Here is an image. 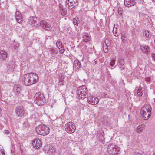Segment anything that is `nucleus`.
I'll use <instances>...</instances> for the list:
<instances>
[{
  "mask_svg": "<svg viewBox=\"0 0 155 155\" xmlns=\"http://www.w3.org/2000/svg\"><path fill=\"white\" fill-rule=\"evenodd\" d=\"M151 107L148 104H145L141 108L140 113L144 120H147L151 114Z\"/></svg>",
  "mask_w": 155,
  "mask_h": 155,
  "instance_id": "obj_1",
  "label": "nucleus"
},
{
  "mask_svg": "<svg viewBox=\"0 0 155 155\" xmlns=\"http://www.w3.org/2000/svg\"><path fill=\"white\" fill-rule=\"evenodd\" d=\"M76 93L79 98L84 99L88 97V92L85 85H82L78 87Z\"/></svg>",
  "mask_w": 155,
  "mask_h": 155,
  "instance_id": "obj_2",
  "label": "nucleus"
},
{
  "mask_svg": "<svg viewBox=\"0 0 155 155\" xmlns=\"http://www.w3.org/2000/svg\"><path fill=\"white\" fill-rule=\"evenodd\" d=\"M35 102L38 105L41 106L45 103V99L43 93L40 92L36 93L34 97Z\"/></svg>",
  "mask_w": 155,
  "mask_h": 155,
  "instance_id": "obj_3",
  "label": "nucleus"
},
{
  "mask_svg": "<svg viewBox=\"0 0 155 155\" xmlns=\"http://www.w3.org/2000/svg\"><path fill=\"white\" fill-rule=\"evenodd\" d=\"M48 127L44 125L38 126L36 128V132L39 135H46L49 133Z\"/></svg>",
  "mask_w": 155,
  "mask_h": 155,
  "instance_id": "obj_4",
  "label": "nucleus"
},
{
  "mask_svg": "<svg viewBox=\"0 0 155 155\" xmlns=\"http://www.w3.org/2000/svg\"><path fill=\"white\" fill-rule=\"evenodd\" d=\"M29 24L32 27H39L41 26V21L39 20L37 18L30 17L28 19Z\"/></svg>",
  "mask_w": 155,
  "mask_h": 155,
  "instance_id": "obj_5",
  "label": "nucleus"
},
{
  "mask_svg": "<svg viewBox=\"0 0 155 155\" xmlns=\"http://www.w3.org/2000/svg\"><path fill=\"white\" fill-rule=\"evenodd\" d=\"M65 128L66 132L69 133H74L76 129L75 124L72 122L67 123L65 125Z\"/></svg>",
  "mask_w": 155,
  "mask_h": 155,
  "instance_id": "obj_6",
  "label": "nucleus"
},
{
  "mask_svg": "<svg viewBox=\"0 0 155 155\" xmlns=\"http://www.w3.org/2000/svg\"><path fill=\"white\" fill-rule=\"evenodd\" d=\"M117 145L113 144H110L107 148V151L110 155H117L118 154V150Z\"/></svg>",
  "mask_w": 155,
  "mask_h": 155,
  "instance_id": "obj_7",
  "label": "nucleus"
},
{
  "mask_svg": "<svg viewBox=\"0 0 155 155\" xmlns=\"http://www.w3.org/2000/svg\"><path fill=\"white\" fill-rule=\"evenodd\" d=\"M78 0H66V6L69 9L73 10L78 5Z\"/></svg>",
  "mask_w": 155,
  "mask_h": 155,
  "instance_id": "obj_8",
  "label": "nucleus"
},
{
  "mask_svg": "<svg viewBox=\"0 0 155 155\" xmlns=\"http://www.w3.org/2000/svg\"><path fill=\"white\" fill-rule=\"evenodd\" d=\"M16 114L19 117H22L26 114V110L21 106H18L15 109Z\"/></svg>",
  "mask_w": 155,
  "mask_h": 155,
  "instance_id": "obj_9",
  "label": "nucleus"
},
{
  "mask_svg": "<svg viewBox=\"0 0 155 155\" xmlns=\"http://www.w3.org/2000/svg\"><path fill=\"white\" fill-rule=\"evenodd\" d=\"M30 79V83L31 85L36 83L38 79V74L34 73H28Z\"/></svg>",
  "mask_w": 155,
  "mask_h": 155,
  "instance_id": "obj_10",
  "label": "nucleus"
},
{
  "mask_svg": "<svg viewBox=\"0 0 155 155\" xmlns=\"http://www.w3.org/2000/svg\"><path fill=\"white\" fill-rule=\"evenodd\" d=\"M44 151L48 154L53 155L55 154L56 150L52 145L47 146L45 147Z\"/></svg>",
  "mask_w": 155,
  "mask_h": 155,
  "instance_id": "obj_11",
  "label": "nucleus"
},
{
  "mask_svg": "<svg viewBox=\"0 0 155 155\" xmlns=\"http://www.w3.org/2000/svg\"><path fill=\"white\" fill-rule=\"evenodd\" d=\"M21 80L22 83L25 85L29 86L31 85L28 73L23 75L21 78Z\"/></svg>",
  "mask_w": 155,
  "mask_h": 155,
  "instance_id": "obj_12",
  "label": "nucleus"
},
{
  "mask_svg": "<svg viewBox=\"0 0 155 155\" xmlns=\"http://www.w3.org/2000/svg\"><path fill=\"white\" fill-rule=\"evenodd\" d=\"M87 102L92 105L97 104L99 102L98 98L95 97L89 96L87 97Z\"/></svg>",
  "mask_w": 155,
  "mask_h": 155,
  "instance_id": "obj_13",
  "label": "nucleus"
},
{
  "mask_svg": "<svg viewBox=\"0 0 155 155\" xmlns=\"http://www.w3.org/2000/svg\"><path fill=\"white\" fill-rule=\"evenodd\" d=\"M13 91L15 94L18 96L20 94L22 91V88L20 85L18 84H15L13 87Z\"/></svg>",
  "mask_w": 155,
  "mask_h": 155,
  "instance_id": "obj_14",
  "label": "nucleus"
},
{
  "mask_svg": "<svg viewBox=\"0 0 155 155\" xmlns=\"http://www.w3.org/2000/svg\"><path fill=\"white\" fill-rule=\"evenodd\" d=\"M42 143V142L41 140L37 138L34 139L32 143L33 147L36 149L39 148L41 147Z\"/></svg>",
  "mask_w": 155,
  "mask_h": 155,
  "instance_id": "obj_15",
  "label": "nucleus"
},
{
  "mask_svg": "<svg viewBox=\"0 0 155 155\" xmlns=\"http://www.w3.org/2000/svg\"><path fill=\"white\" fill-rule=\"evenodd\" d=\"M41 26L43 29L47 30H50L51 29V27L50 25L45 21H41Z\"/></svg>",
  "mask_w": 155,
  "mask_h": 155,
  "instance_id": "obj_16",
  "label": "nucleus"
},
{
  "mask_svg": "<svg viewBox=\"0 0 155 155\" xmlns=\"http://www.w3.org/2000/svg\"><path fill=\"white\" fill-rule=\"evenodd\" d=\"M135 0H124V5L127 7H129L134 5L135 4Z\"/></svg>",
  "mask_w": 155,
  "mask_h": 155,
  "instance_id": "obj_17",
  "label": "nucleus"
},
{
  "mask_svg": "<svg viewBox=\"0 0 155 155\" xmlns=\"http://www.w3.org/2000/svg\"><path fill=\"white\" fill-rule=\"evenodd\" d=\"M109 41L108 39H106L103 45V49L104 52L105 53H107L108 52L109 50L108 47L110 45V44L108 43Z\"/></svg>",
  "mask_w": 155,
  "mask_h": 155,
  "instance_id": "obj_18",
  "label": "nucleus"
},
{
  "mask_svg": "<svg viewBox=\"0 0 155 155\" xmlns=\"http://www.w3.org/2000/svg\"><path fill=\"white\" fill-rule=\"evenodd\" d=\"M15 64L14 61H11L8 64L7 68L9 71L12 72L14 71L15 68Z\"/></svg>",
  "mask_w": 155,
  "mask_h": 155,
  "instance_id": "obj_19",
  "label": "nucleus"
},
{
  "mask_svg": "<svg viewBox=\"0 0 155 155\" xmlns=\"http://www.w3.org/2000/svg\"><path fill=\"white\" fill-rule=\"evenodd\" d=\"M82 41L85 42H87L90 40V37L89 35L86 33L84 32L82 34Z\"/></svg>",
  "mask_w": 155,
  "mask_h": 155,
  "instance_id": "obj_20",
  "label": "nucleus"
},
{
  "mask_svg": "<svg viewBox=\"0 0 155 155\" xmlns=\"http://www.w3.org/2000/svg\"><path fill=\"white\" fill-rule=\"evenodd\" d=\"M15 17L16 21L18 23H20L22 21L21 15L19 12L16 11V12Z\"/></svg>",
  "mask_w": 155,
  "mask_h": 155,
  "instance_id": "obj_21",
  "label": "nucleus"
},
{
  "mask_svg": "<svg viewBox=\"0 0 155 155\" xmlns=\"http://www.w3.org/2000/svg\"><path fill=\"white\" fill-rule=\"evenodd\" d=\"M73 67L76 70H78L81 67V63L78 60H76L74 61L73 64Z\"/></svg>",
  "mask_w": 155,
  "mask_h": 155,
  "instance_id": "obj_22",
  "label": "nucleus"
},
{
  "mask_svg": "<svg viewBox=\"0 0 155 155\" xmlns=\"http://www.w3.org/2000/svg\"><path fill=\"white\" fill-rule=\"evenodd\" d=\"M140 48L144 53H147L149 51V48L148 46L146 45L140 46Z\"/></svg>",
  "mask_w": 155,
  "mask_h": 155,
  "instance_id": "obj_23",
  "label": "nucleus"
},
{
  "mask_svg": "<svg viewBox=\"0 0 155 155\" xmlns=\"http://www.w3.org/2000/svg\"><path fill=\"white\" fill-rule=\"evenodd\" d=\"M7 53L4 51L2 50L0 51V58L4 60L7 58Z\"/></svg>",
  "mask_w": 155,
  "mask_h": 155,
  "instance_id": "obj_24",
  "label": "nucleus"
},
{
  "mask_svg": "<svg viewBox=\"0 0 155 155\" xmlns=\"http://www.w3.org/2000/svg\"><path fill=\"white\" fill-rule=\"evenodd\" d=\"M118 62L120 64L119 65L121 66L120 68L121 69H124V68L123 67L124 65V59L122 58H120L118 61Z\"/></svg>",
  "mask_w": 155,
  "mask_h": 155,
  "instance_id": "obj_25",
  "label": "nucleus"
},
{
  "mask_svg": "<svg viewBox=\"0 0 155 155\" xmlns=\"http://www.w3.org/2000/svg\"><path fill=\"white\" fill-rule=\"evenodd\" d=\"M73 22L74 25L78 26L80 23L78 18L77 17H76L74 18H73Z\"/></svg>",
  "mask_w": 155,
  "mask_h": 155,
  "instance_id": "obj_26",
  "label": "nucleus"
},
{
  "mask_svg": "<svg viewBox=\"0 0 155 155\" xmlns=\"http://www.w3.org/2000/svg\"><path fill=\"white\" fill-rule=\"evenodd\" d=\"M117 25H114L113 29V32L115 36L116 37H118V34L117 33Z\"/></svg>",
  "mask_w": 155,
  "mask_h": 155,
  "instance_id": "obj_27",
  "label": "nucleus"
},
{
  "mask_svg": "<svg viewBox=\"0 0 155 155\" xmlns=\"http://www.w3.org/2000/svg\"><path fill=\"white\" fill-rule=\"evenodd\" d=\"M144 129V127L142 125H139L137 128L136 131L138 133L142 132Z\"/></svg>",
  "mask_w": 155,
  "mask_h": 155,
  "instance_id": "obj_28",
  "label": "nucleus"
},
{
  "mask_svg": "<svg viewBox=\"0 0 155 155\" xmlns=\"http://www.w3.org/2000/svg\"><path fill=\"white\" fill-rule=\"evenodd\" d=\"M50 52L53 54H57L58 52V50L56 48H50L49 50Z\"/></svg>",
  "mask_w": 155,
  "mask_h": 155,
  "instance_id": "obj_29",
  "label": "nucleus"
},
{
  "mask_svg": "<svg viewBox=\"0 0 155 155\" xmlns=\"http://www.w3.org/2000/svg\"><path fill=\"white\" fill-rule=\"evenodd\" d=\"M60 13H61V15L63 16H64L67 13V10L65 9H61L60 10Z\"/></svg>",
  "mask_w": 155,
  "mask_h": 155,
  "instance_id": "obj_30",
  "label": "nucleus"
},
{
  "mask_svg": "<svg viewBox=\"0 0 155 155\" xmlns=\"http://www.w3.org/2000/svg\"><path fill=\"white\" fill-rule=\"evenodd\" d=\"M59 50H60V52L61 53H63L64 51L65 50L64 47L63 45L61 46V47H58Z\"/></svg>",
  "mask_w": 155,
  "mask_h": 155,
  "instance_id": "obj_31",
  "label": "nucleus"
},
{
  "mask_svg": "<svg viewBox=\"0 0 155 155\" xmlns=\"http://www.w3.org/2000/svg\"><path fill=\"white\" fill-rule=\"evenodd\" d=\"M56 45L58 47H59L63 45V44L61 41L60 40H58L56 42Z\"/></svg>",
  "mask_w": 155,
  "mask_h": 155,
  "instance_id": "obj_32",
  "label": "nucleus"
},
{
  "mask_svg": "<svg viewBox=\"0 0 155 155\" xmlns=\"http://www.w3.org/2000/svg\"><path fill=\"white\" fill-rule=\"evenodd\" d=\"M121 39L122 40V41L124 42V41H125V33L123 32L121 33Z\"/></svg>",
  "mask_w": 155,
  "mask_h": 155,
  "instance_id": "obj_33",
  "label": "nucleus"
},
{
  "mask_svg": "<svg viewBox=\"0 0 155 155\" xmlns=\"http://www.w3.org/2000/svg\"><path fill=\"white\" fill-rule=\"evenodd\" d=\"M145 35L146 38H150V33L148 30L145 31Z\"/></svg>",
  "mask_w": 155,
  "mask_h": 155,
  "instance_id": "obj_34",
  "label": "nucleus"
},
{
  "mask_svg": "<svg viewBox=\"0 0 155 155\" xmlns=\"http://www.w3.org/2000/svg\"><path fill=\"white\" fill-rule=\"evenodd\" d=\"M141 89H138L137 91V93L138 95L142 96L143 94L142 92L141 91Z\"/></svg>",
  "mask_w": 155,
  "mask_h": 155,
  "instance_id": "obj_35",
  "label": "nucleus"
},
{
  "mask_svg": "<svg viewBox=\"0 0 155 155\" xmlns=\"http://www.w3.org/2000/svg\"><path fill=\"white\" fill-rule=\"evenodd\" d=\"M101 95V97L104 98H108L109 97V95L108 94H105V93H102Z\"/></svg>",
  "mask_w": 155,
  "mask_h": 155,
  "instance_id": "obj_36",
  "label": "nucleus"
},
{
  "mask_svg": "<svg viewBox=\"0 0 155 155\" xmlns=\"http://www.w3.org/2000/svg\"><path fill=\"white\" fill-rule=\"evenodd\" d=\"M115 60H112L111 62L110 63V65L111 66H113L115 64Z\"/></svg>",
  "mask_w": 155,
  "mask_h": 155,
  "instance_id": "obj_37",
  "label": "nucleus"
},
{
  "mask_svg": "<svg viewBox=\"0 0 155 155\" xmlns=\"http://www.w3.org/2000/svg\"><path fill=\"white\" fill-rule=\"evenodd\" d=\"M137 2L139 4H142L143 2V0H136Z\"/></svg>",
  "mask_w": 155,
  "mask_h": 155,
  "instance_id": "obj_38",
  "label": "nucleus"
},
{
  "mask_svg": "<svg viewBox=\"0 0 155 155\" xmlns=\"http://www.w3.org/2000/svg\"><path fill=\"white\" fill-rule=\"evenodd\" d=\"M23 125L24 126L27 127L28 125V123L27 121L25 122H24Z\"/></svg>",
  "mask_w": 155,
  "mask_h": 155,
  "instance_id": "obj_39",
  "label": "nucleus"
},
{
  "mask_svg": "<svg viewBox=\"0 0 155 155\" xmlns=\"http://www.w3.org/2000/svg\"><path fill=\"white\" fill-rule=\"evenodd\" d=\"M3 132L4 134H8L9 133V131L7 130H4Z\"/></svg>",
  "mask_w": 155,
  "mask_h": 155,
  "instance_id": "obj_40",
  "label": "nucleus"
},
{
  "mask_svg": "<svg viewBox=\"0 0 155 155\" xmlns=\"http://www.w3.org/2000/svg\"><path fill=\"white\" fill-rule=\"evenodd\" d=\"M134 155H143L142 153L139 152L135 153Z\"/></svg>",
  "mask_w": 155,
  "mask_h": 155,
  "instance_id": "obj_41",
  "label": "nucleus"
},
{
  "mask_svg": "<svg viewBox=\"0 0 155 155\" xmlns=\"http://www.w3.org/2000/svg\"><path fill=\"white\" fill-rule=\"evenodd\" d=\"M152 56L153 59L155 61V53H152Z\"/></svg>",
  "mask_w": 155,
  "mask_h": 155,
  "instance_id": "obj_42",
  "label": "nucleus"
},
{
  "mask_svg": "<svg viewBox=\"0 0 155 155\" xmlns=\"http://www.w3.org/2000/svg\"><path fill=\"white\" fill-rule=\"evenodd\" d=\"M63 6L62 5H60L59 6V9H60V10H61V9H63Z\"/></svg>",
  "mask_w": 155,
  "mask_h": 155,
  "instance_id": "obj_43",
  "label": "nucleus"
},
{
  "mask_svg": "<svg viewBox=\"0 0 155 155\" xmlns=\"http://www.w3.org/2000/svg\"><path fill=\"white\" fill-rule=\"evenodd\" d=\"M94 62L95 64H97V61H95Z\"/></svg>",
  "mask_w": 155,
  "mask_h": 155,
  "instance_id": "obj_44",
  "label": "nucleus"
},
{
  "mask_svg": "<svg viewBox=\"0 0 155 155\" xmlns=\"http://www.w3.org/2000/svg\"><path fill=\"white\" fill-rule=\"evenodd\" d=\"M2 111L1 108L0 107V114L1 113Z\"/></svg>",
  "mask_w": 155,
  "mask_h": 155,
  "instance_id": "obj_45",
  "label": "nucleus"
},
{
  "mask_svg": "<svg viewBox=\"0 0 155 155\" xmlns=\"http://www.w3.org/2000/svg\"><path fill=\"white\" fill-rule=\"evenodd\" d=\"M2 153L3 154V155H4L5 154V153L4 152H2Z\"/></svg>",
  "mask_w": 155,
  "mask_h": 155,
  "instance_id": "obj_46",
  "label": "nucleus"
},
{
  "mask_svg": "<svg viewBox=\"0 0 155 155\" xmlns=\"http://www.w3.org/2000/svg\"><path fill=\"white\" fill-rule=\"evenodd\" d=\"M85 155H90L89 154H85Z\"/></svg>",
  "mask_w": 155,
  "mask_h": 155,
  "instance_id": "obj_47",
  "label": "nucleus"
},
{
  "mask_svg": "<svg viewBox=\"0 0 155 155\" xmlns=\"http://www.w3.org/2000/svg\"><path fill=\"white\" fill-rule=\"evenodd\" d=\"M153 155H155V153L153 154Z\"/></svg>",
  "mask_w": 155,
  "mask_h": 155,
  "instance_id": "obj_48",
  "label": "nucleus"
},
{
  "mask_svg": "<svg viewBox=\"0 0 155 155\" xmlns=\"http://www.w3.org/2000/svg\"><path fill=\"white\" fill-rule=\"evenodd\" d=\"M16 46V47H17V46H17V45H16V46Z\"/></svg>",
  "mask_w": 155,
  "mask_h": 155,
  "instance_id": "obj_49",
  "label": "nucleus"
}]
</instances>
